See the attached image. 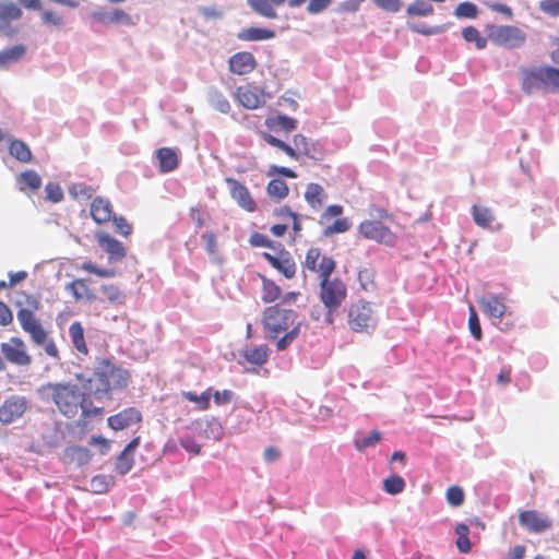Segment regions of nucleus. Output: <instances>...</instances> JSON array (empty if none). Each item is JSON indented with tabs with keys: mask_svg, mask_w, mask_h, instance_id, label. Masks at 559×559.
I'll return each mask as SVG.
<instances>
[{
	"mask_svg": "<svg viewBox=\"0 0 559 559\" xmlns=\"http://www.w3.org/2000/svg\"><path fill=\"white\" fill-rule=\"evenodd\" d=\"M348 325L357 333L369 332L377 323L370 302L357 301L348 309Z\"/></svg>",
	"mask_w": 559,
	"mask_h": 559,
	"instance_id": "1a4fd4ad",
	"label": "nucleus"
},
{
	"mask_svg": "<svg viewBox=\"0 0 559 559\" xmlns=\"http://www.w3.org/2000/svg\"><path fill=\"white\" fill-rule=\"evenodd\" d=\"M358 281L360 283V287L365 292H372L376 289V272L372 269H362L358 273Z\"/></svg>",
	"mask_w": 559,
	"mask_h": 559,
	"instance_id": "c03bdc74",
	"label": "nucleus"
},
{
	"mask_svg": "<svg viewBox=\"0 0 559 559\" xmlns=\"http://www.w3.org/2000/svg\"><path fill=\"white\" fill-rule=\"evenodd\" d=\"M47 199L52 203H58L63 199V191L58 183L49 182L45 188Z\"/></svg>",
	"mask_w": 559,
	"mask_h": 559,
	"instance_id": "bf43d9fd",
	"label": "nucleus"
},
{
	"mask_svg": "<svg viewBox=\"0 0 559 559\" xmlns=\"http://www.w3.org/2000/svg\"><path fill=\"white\" fill-rule=\"evenodd\" d=\"M27 409V401L22 396H10L0 406V421L2 424H11Z\"/></svg>",
	"mask_w": 559,
	"mask_h": 559,
	"instance_id": "f3484780",
	"label": "nucleus"
},
{
	"mask_svg": "<svg viewBox=\"0 0 559 559\" xmlns=\"http://www.w3.org/2000/svg\"><path fill=\"white\" fill-rule=\"evenodd\" d=\"M319 298L328 310L324 321L333 324L334 313L347 297L346 284L338 277L330 276L319 282Z\"/></svg>",
	"mask_w": 559,
	"mask_h": 559,
	"instance_id": "423d86ee",
	"label": "nucleus"
},
{
	"mask_svg": "<svg viewBox=\"0 0 559 559\" xmlns=\"http://www.w3.org/2000/svg\"><path fill=\"white\" fill-rule=\"evenodd\" d=\"M67 290L72 294L76 301L79 300H92L95 298L93 292L87 285L85 280H74L67 286Z\"/></svg>",
	"mask_w": 559,
	"mask_h": 559,
	"instance_id": "7c9ffc66",
	"label": "nucleus"
},
{
	"mask_svg": "<svg viewBox=\"0 0 559 559\" xmlns=\"http://www.w3.org/2000/svg\"><path fill=\"white\" fill-rule=\"evenodd\" d=\"M343 206L338 204L329 205L320 215L319 223L326 225L333 217H338L343 214Z\"/></svg>",
	"mask_w": 559,
	"mask_h": 559,
	"instance_id": "4d7b16f0",
	"label": "nucleus"
},
{
	"mask_svg": "<svg viewBox=\"0 0 559 559\" xmlns=\"http://www.w3.org/2000/svg\"><path fill=\"white\" fill-rule=\"evenodd\" d=\"M352 224L347 217L337 218L332 224L325 225V228L323 229V235L326 237L336 235V234H343L347 231L350 228Z\"/></svg>",
	"mask_w": 559,
	"mask_h": 559,
	"instance_id": "a18cd8bd",
	"label": "nucleus"
},
{
	"mask_svg": "<svg viewBox=\"0 0 559 559\" xmlns=\"http://www.w3.org/2000/svg\"><path fill=\"white\" fill-rule=\"evenodd\" d=\"M1 352L5 359L17 366H28L32 357L27 354L26 345L20 337H11L8 343L1 344Z\"/></svg>",
	"mask_w": 559,
	"mask_h": 559,
	"instance_id": "ddd939ff",
	"label": "nucleus"
},
{
	"mask_svg": "<svg viewBox=\"0 0 559 559\" xmlns=\"http://www.w3.org/2000/svg\"><path fill=\"white\" fill-rule=\"evenodd\" d=\"M468 329L473 337L480 341L483 337L481 326L476 310L469 306Z\"/></svg>",
	"mask_w": 559,
	"mask_h": 559,
	"instance_id": "8fccbe9b",
	"label": "nucleus"
},
{
	"mask_svg": "<svg viewBox=\"0 0 559 559\" xmlns=\"http://www.w3.org/2000/svg\"><path fill=\"white\" fill-rule=\"evenodd\" d=\"M156 157L159 163V170L162 173H170L179 165V157L177 152L170 147H162L157 150Z\"/></svg>",
	"mask_w": 559,
	"mask_h": 559,
	"instance_id": "393cba45",
	"label": "nucleus"
},
{
	"mask_svg": "<svg viewBox=\"0 0 559 559\" xmlns=\"http://www.w3.org/2000/svg\"><path fill=\"white\" fill-rule=\"evenodd\" d=\"M69 336L73 347L83 356L90 354V349L85 342L84 328L81 322L75 321L69 328Z\"/></svg>",
	"mask_w": 559,
	"mask_h": 559,
	"instance_id": "a878e982",
	"label": "nucleus"
},
{
	"mask_svg": "<svg viewBox=\"0 0 559 559\" xmlns=\"http://www.w3.org/2000/svg\"><path fill=\"white\" fill-rule=\"evenodd\" d=\"M112 209L108 200L95 198L91 203V216L97 224L107 223L111 218Z\"/></svg>",
	"mask_w": 559,
	"mask_h": 559,
	"instance_id": "5701e85b",
	"label": "nucleus"
},
{
	"mask_svg": "<svg viewBox=\"0 0 559 559\" xmlns=\"http://www.w3.org/2000/svg\"><path fill=\"white\" fill-rule=\"evenodd\" d=\"M133 455L126 452H121L116 462V471L119 474L124 475L133 467Z\"/></svg>",
	"mask_w": 559,
	"mask_h": 559,
	"instance_id": "603ef678",
	"label": "nucleus"
},
{
	"mask_svg": "<svg viewBox=\"0 0 559 559\" xmlns=\"http://www.w3.org/2000/svg\"><path fill=\"white\" fill-rule=\"evenodd\" d=\"M225 181L229 188L230 197L242 210L250 213L257 211V203L243 183L230 177L226 178Z\"/></svg>",
	"mask_w": 559,
	"mask_h": 559,
	"instance_id": "dca6fc26",
	"label": "nucleus"
},
{
	"mask_svg": "<svg viewBox=\"0 0 559 559\" xmlns=\"http://www.w3.org/2000/svg\"><path fill=\"white\" fill-rule=\"evenodd\" d=\"M44 402L52 403L60 414L69 419L79 416L78 425L86 426L94 419H103L105 408L96 406L90 392H84L72 382L46 383L38 389Z\"/></svg>",
	"mask_w": 559,
	"mask_h": 559,
	"instance_id": "f257e3e1",
	"label": "nucleus"
},
{
	"mask_svg": "<svg viewBox=\"0 0 559 559\" xmlns=\"http://www.w3.org/2000/svg\"><path fill=\"white\" fill-rule=\"evenodd\" d=\"M328 194L322 186L318 183H309L305 191V200L313 209L319 210L323 206Z\"/></svg>",
	"mask_w": 559,
	"mask_h": 559,
	"instance_id": "cd10ccee",
	"label": "nucleus"
},
{
	"mask_svg": "<svg viewBox=\"0 0 559 559\" xmlns=\"http://www.w3.org/2000/svg\"><path fill=\"white\" fill-rule=\"evenodd\" d=\"M66 457L70 463L79 466L87 464L92 459V453L87 448L81 445H72L66 449Z\"/></svg>",
	"mask_w": 559,
	"mask_h": 559,
	"instance_id": "473e14b6",
	"label": "nucleus"
},
{
	"mask_svg": "<svg viewBox=\"0 0 559 559\" xmlns=\"http://www.w3.org/2000/svg\"><path fill=\"white\" fill-rule=\"evenodd\" d=\"M545 90L559 91V69L546 66Z\"/></svg>",
	"mask_w": 559,
	"mask_h": 559,
	"instance_id": "3c124183",
	"label": "nucleus"
},
{
	"mask_svg": "<svg viewBox=\"0 0 559 559\" xmlns=\"http://www.w3.org/2000/svg\"><path fill=\"white\" fill-rule=\"evenodd\" d=\"M472 214L476 225L483 228L489 227L495 219L491 210L485 206L474 205L472 207Z\"/></svg>",
	"mask_w": 559,
	"mask_h": 559,
	"instance_id": "ea45409f",
	"label": "nucleus"
},
{
	"mask_svg": "<svg viewBox=\"0 0 559 559\" xmlns=\"http://www.w3.org/2000/svg\"><path fill=\"white\" fill-rule=\"evenodd\" d=\"M115 485V477L111 475H96L90 481L91 491L97 495L106 493Z\"/></svg>",
	"mask_w": 559,
	"mask_h": 559,
	"instance_id": "4c0bfd02",
	"label": "nucleus"
},
{
	"mask_svg": "<svg viewBox=\"0 0 559 559\" xmlns=\"http://www.w3.org/2000/svg\"><path fill=\"white\" fill-rule=\"evenodd\" d=\"M265 126L271 131L283 130L285 132H292L297 128V120L285 115H277L266 118Z\"/></svg>",
	"mask_w": 559,
	"mask_h": 559,
	"instance_id": "c85d7f7f",
	"label": "nucleus"
},
{
	"mask_svg": "<svg viewBox=\"0 0 559 559\" xmlns=\"http://www.w3.org/2000/svg\"><path fill=\"white\" fill-rule=\"evenodd\" d=\"M456 538V547L462 554H467L472 549V543L469 540V528L464 523H459L455 526Z\"/></svg>",
	"mask_w": 559,
	"mask_h": 559,
	"instance_id": "58836bf2",
	"label": "nucleus"
},
{
	"mask_svg": "<svg viewBox=\"0 0 559 559\" xmlns=\"http://www.w3.org/2000/svg\"><path fill=\"white\" fill-rule=\"evenodd\" d=\"M262 325L265 337L276 340L277 350H285L300 334L301 322L295 310L277 304L264 309Z\"/></svg>",
	"mask_w": 559,
	"mask_h": 559,
	"instance_id": "7ed1b4c3",
	"label": "nucleus"
},
{
	"mask_svg": "<svg viewBox=\"0 0 559 559\" xmlns=\"http://www.w3.org/2000/svg\"><path fill=\"white\" fill-rule=\"evenodd\" d=\"M519 523L531 533H543L554 525L552 520L537 510H523L519 513Z\"/></svg>",
	"mask_w": 559,
	"mask_h": 559,
	"instance_id": "f8f14e48",
	"label": "nucleus"
},
{
	"mask_svg": "<svg viewBox=\"0 0 559 559\" xmlns=\"http://www.w3.org/2000/svg\"><path fill=\"white\" fill-rule=\"evenodd\" d=\"M17 321L25 333H27L34 345L43 347L46 355L60 359L59 349L48 331L43 326L40 320L34 312L26 308H21L16 313Z\"/></svg>",
	"mask_w": 559,
	"mask_h": 559,
	"instance_id": "39448f33",
	"label": "nucleus"
},
{
	"mask_svg": "<svg viewBox=\"0 0 559 559\" xmlns=\"http://www.w3.org/2000/svg\"><path fill=\"white\" fill-rule=\"evenodd\" d=\"M447 500L452 507H460L463 504L465 496L460 486H451L447 490Z\"/></svg>",
	"mask_w": 559,
	"mask_h": 559,
	"instance_id": "864d4df0",
	"label": "nucleus"
},
{
	"mask_svg": "<svg viewBox=\"0 0 559 559\" xmlns=\"http://www.w3.org/2000/svg\"><path fill=\"white\" fill-rule=\"evenodd\" d=\"M235 96L245 108L257 109L265 104L266 94L258 86L246 84L237 87Z\"/></svg>",
	"mask_w": 559,
	"mask_h": 559,
	"instance_id": "4468645a",
	"label": "nucleus"
},
{
	"mask_svg": "<svg viewBox=\"0 0 559 559\" xmlns=\"http://www.w3.org/2000/svg\"><path fill=\"white\" fill-rule=\"evenodd\" d=\"M478 10L473 2H461L455 9V15L462 19L476 17Z\"/></svg>",
	"mask_w": 559,
	"mask_h": 559,
	"instance_id": "5fc2aeb1",
	"label": "nucleus"
},
{
	"mask_svg": "<svg viewBox=\"0 0 559 559\" xmlns=\"http://www.w3.org/2000/svg\"><path fill=\"white\" fill-rule=\"evenodd\" d=\"M21 17V10L13 2H0V32L11 35V23Z\"/></svg>",
	"mask_w": 559,
	"mask_h": 559,
	"instance_id": "412c9836",
	"label": "nucleus"
},
{
	"mask_svg": "<svg viewBox=\"0 0 559 559\" xmlns=\"http://www.w3.org/2000/svg\"><path fill=\"white\" fill-rule=\"evenodd\" d=\"M27 48L24 45H15L0 51V68L20 61L26 55Z\"/></svg>",
	"mask_w": 559,
	"mask_h": 559,
	"instance_id": "2f4dec72",
	"label": "nucleus"
},
{
	"mask_svg": "<svg viewBox=\"0 0 559 559\" xmlns=\"http://www.w3.org/2000/svg\"><path fill=\"white\" fill-rule=\"evenodd\" d=\"M17 183L22 191H37L41 187V178L34 170H26L17 177Z\"/></svg>",
	"mask_w": 559,
	"mask_h": 559,
	"instance_id": "f704fd0d",
	"label": "nucleus"
},
{
	"mask_svg": "<svg viewBox=\"0 0 559 559\" xmlns=\"http://www.w3.org/2000/svg\"><path fill=\"white\" fill-rule=\"evenodd\" d=\"M97 242L108 254L110 262L120 261L127 254L124 246L107 234L99 235L97 237Z\"/></svg>",
	"mask_w": 559,
	"mask_h": 559,
	"instance_id": "aec40b11",
	"label": "nucleus"
},
{
	"mask_svg": "<svg viewBox=\"0 0 559 559\" xmlns=\"http://www.w3.org/2000/svg\"><path fill=\"white\" fill-rule=\"evenodd\" d=\"M336 262L332 257L322 253L320 248L311 247L307 250L302 269L318 275L319 282L330 277L335 271Z\"/></svg>",
	"mask_w": 559,
	"mask_h": 559,
	"instance_id": "9d476101",
	"label": "nucleus"
},
{
	"mask_svg": "<svg viewBox=\"0 0 559 559\" xmlns=\"http://www.w3.org/2000/svg\"><path fill=\"white\" fill-rule=\"evenodd\" d=\"M114 225L116 231L122 236H129L132 231V226L123 217H114Z\"/></svg>",
	"mask_w": 559,
	"mask_h": 559,
	"instance_id": "338daca9",
	"label": "nucleus"
},
{
	"mask_svg": "<svg viewBox=\"0 0 559 559\" xmlns=\"http://www.w3.org/2000/svg\"><path fill=\"white\" fill-rule=\"evenodd\" d=\"M102 293L106 297V299L114 305H123L126 301V295L115 284L103 285Z\"/></svg>",
	"mask_w": 559,
	"mask_h": 559,
	"instance_id": "79ce46f5",
	"label": "nucleus"
},
{
	"mask_svg": "<svg viewBox=\"0 0 559 559\" xmlns=\"http://www.w3.org/2000/svg\"><path fill=\"white\" fill-rule=\"evenodd\" d=\"M371 214L378 218H368L359 223L358 234L367 239L386 247H394L397 242V235L384 223L392 221V215L384 207L373 206Z\"/></svg>",
	"mask_w": 559,
	"mask_h": 559,
	"instance_id": "20e7f679",
	"label": "nucleus"
},
{
	"mask_svg": "<svg viewBox=\"0 0 559 559\" xmlns=\"http://www.w3.org/2000/svg\"><path fill=\"white\" fill-rule=\"evenodd\" d=\"M381 432L379 430H372L368 436L362 438H357L355 440V447L358 451H362L367 448H371L380 442Z\"/></svg>",
	"mask_w": 559,
	"mask_h": 559,
	"instance_id": "de8ad7c7",
	"label": "nucleus"
},
{
	"mask_svg": "<svg viewBox=\"0 0 559 559\" xmlns=\"http://www.w3.org/2000/svg\"><path fill=\"white\" fill-rule=\"evenodd\" d=\"M214 403L218 406L229 403L233 400L234 393L230 390H224L222 392L215 391L212 393Z\"/></svg>",
	"mask_w": 559,
	"mask_h": 559,
	"instance_id": "774afa93",
	"label": "nucleus"
},
{
	"mask_svg": "<svg viewBox=\"0 0 559 559\" xmlns=\"http://www.w3.org/2000/svg\"><path fill=\"white\" fill-rule=\"evenodd\" d=\"M478 304L481 310L490 318L501 319L507 311L503 299L495 295L479 298Z\"/></svg>",
	"mask_w": 559,
	"mask_h": 559,
	"instance_id": "4be33fe9",
	"label": "nucleus"
},
{
	"mask_svg": "<svg viewBox=\"0 0 559 559\" xmlns=\"http://www.w3.org/2000/svg\"><path fill=\"white\" fill-rule=\"evenodd\" d=\"M252 10L265 19H287L286 14L281 13L284 2H250Z\"/></svg>",
	"mask_w": 559,
	"mask_h": 559,
	"instance_id": "b1692460",
	"label": "nucleus"
},
{
	"mask_svg": "<svg viewBox=\"0 0 559 559\" xmlns=\"http://www.w3.org/2000/svg\"><path fill=\"white\" fill-rule=\"evenodd\" d=\"M183 397L188 400L189 402L197 404V409L199 411H206L210 408V400L212 396V389H206L202 394L198 395L194 392H183Z\"/></svg>",
	"mask_w": 559,
	"mask_h": 559,
	"instance_id": "a19ab883",
	"label": "nucleus"
},
{
	"mask_svg": "<svg viewBox=\"0 0 559 559\" xmlns=\"http://www.w3.org/2000/svg\"><path fill=\"white\" fill-rule=\"evenodd\" d=\"M462 36L467 43H474L477 49H484L487 45V38L474 26L463 28Z\"/></svg>",
	"mask_w": 559,
	"mask_h": 559,
	"instance_id": "37998d69",
	"label": "nucleus"
},
{
	"mask_svg": "<svg viewBox=\"0 0 559 559\" xmlns=\"http://www.w3.org/2000/svg\"><path fill=\"white\" fill-rule=\"evenodd\" d=\"M237 37L246 41H259L275 37V32L261 27H247L241 29Z\"/></svg>",
	"mask_w": 559,
	"mask_h": 559,
	"instance_id": "c756f323",
	"label": "nucleus"
},
{
	"mask_svg": "<svg viewBox=\"0 0 559 559\" xmlns=\"http://www.w3.org/2000/svg\"><path fill=\"white\" fill-rule=\"evenodd\" d=\"M262 139L271 146H274L283 151L287 156H289L293 159L297 160L301 156H307L312 159L321 158V153L317 148L316 144L312 143L304 134H295L293 136V145L287 144L286 142L275 138L270 133H262Z\"/></svg>",
	"mask_w": 559,
	"mask_h": 559,
	"instance_id": "0eeeda50",
	"label": "nucleus"
},
{
	"mask_svg": "<svg viewBox=\"0 0 559 559\" xmlns=\"http://www.w3.org/2000/svg\"><path fill=\"white\" fill-rule=\"evenodd\" d=\"M143 420L142 413L136 407H127L119 413L107 418V425L115 431L128 429L132 426L140 425Z\"/></svg>",
	"mask_w": 559,
	"mask_h": 559,
	"instance_id": "2eb2a0df",
	"label": "nucleus"
},
{
	"mask_svg": "<svg viewBox=\"0 0 559 559\" xmlns=\"http://www.w3.org/2000/svg\"><path fill=\"white\" fill-rule=\"evenodd\" d=\"M405 488V481L401 476L392 475L384 479L383 489L390 495L401 493Z\"/></svg>",
	"mask_w": 559,
	"mask_h": 559,
	"instance_id": "49530a36",
	"label": "nucleus"
},
{
	"mask_svg": "<svg viewBox=\"0 0 559 559\" xmlns=\"http://www.w3.org/2000/svg\"><path fill=\"white\" fill-rule=\"evenodd\" d=\"M262 258L286 278L290 280L296 275V262L285 248L282 247L276 253L263 252Z\"/></svg>",
	"mask_w": 559,
	"mask_h": 559,
	"instance_id": "9b49d317",
	"label": "nucleus"
},
{
	"mask_svg": "<svg viewBox=\"0 0 559 559\" xmlns=\"http://www.w3.org/2000/svg\"><path fill=\"white\" fill-rule=\"evenodd\" d=\"M211 103L216 110L223 114H228L230 110V104L228 99L219 92L213 93L211 96Z\"/></svg>",
	"mask_w": 559,
	"mask_h": 559,
	"instance_id": "13d9d810",
	"label": "nucleus"
},
{
	"mask_svg": "<svg viewBox=\"0 0 559 559\" xmlns=\"http://www.w3.org/2000/svg\"><path fill=\"white\" fill-rule=\"evenodd\" d=\"M76 379L88 388L91 396L93 395L96 400H111L115 391L128 388L131 373L109 358H97L92 376L85 378L80 373L76 374Z\"/></svg>",
	"mask_w": 559,
	"mask_h": 559,
	"instance_id": "f03ea898",
	"label": "nucleus"
},
{
	"mask_svg": "<svg viewBox=\"0 0 559 559\" xmlns=\"http://www.w3.org/2000/svg\"><path fill=\"white\" fill-rule=\"evenodd\" d=\"M266 193L270 198L276 201H282L288 195L289 188L284 180L274 178L269 181L266 186Z\"/></svg>",
	"mask_w": 559,
	"mask_h": 559,
	"instance_id": "c9c22d12",
	"label": "nucleus"
},
{
	"mask_svg": "<svg viewBox=\"0 0 559 559\" xmlns=\"http://www.w3.org/2000/svg\"><path fill=\"white\" fill-rule=\"evenodd\" d=\"M202 239L205 245V251L210 255H215L217 252V240L216 235L213 231H207L202 235Z\"/></svg>",
	"mask_w": 559,
	"mask_h": 559,
	"instance_id": "680f3d73",
	"label": "nucleus"
},
{
	"mask_svg": "<svg viewBox=\"0 0 559 559\" xmlns=\"http://www.w3.org/2000/svg\"><path fill=\"white\" fill-rule=\"evenodd\" d=\"M82 270L95 274L99 277H114L116 275V270L114 269H100L93 264L92 261H85L82 264Z\"/></svg>",
	"mask_w": 559,
	"mask_h": 559,
	"instance_id": "6e6d98bb",
	"label": "nucleus"
},
{
	"mask_svg": "<svg viewBox=\"0 0 559 559\" xmlns=\"http://www.w3.org/2000/svg\"><path fill=\"white\" fill-rule=\"evenodd\" d=\"M409 16H426L433 12L431 2H412L406 8Z\"/></svg>",
	"mask_w": 559,
	"mask_h": 559,
	"instance_id": "09e8293b",
	"label": "nucleus"
},
{
	"mask_svg": "<svg viewBox=\"0 0 559 559\" xmlns=\"http://www.w3.org/2000/svg\"><path fill=\"white\" fill-rule=\"evenodd\" d=\"M240 356L248 362L254 366L264 365L270 356V348L267 345H259L253 348H247L240 352Z\"/></svg>",
	"mask_w": 559,
	"mask_h": 559,
	"instance_id": "bb28decb",
	"label": "nucleus"
},
{
	"mask_svg": "<svg viewBox=\"0 0 559 559\" xmlns=\"http://www.w3.org/2000/svg\"><path fill=\"white\" fill-rule=\"evenodd\" d=\"M180 445L192 454L201 453V445L192 437H183L180 439Z\"/></svg>",
	"mask_w": 559,
	"mask_h": 559,
	"instance_id": "0e129e2a",
	"label": "nucleus"
},
{
	"mask_svg": "<svg viewBox=\"0 0 559 559\" xmlns=\"http://www.w3.org/2000/svg\"><path fill=\"white\" fill-rule=\"evenodd\" d=\"M229 71L243 75L252 72L257 67V60L254 56L249 51H240L233 55L228 61Z\"/></svg>",
	"mask_w": 559,
	"mask_h": 559,
	"instance_id": "6ab92c4d",
	"label": "nucleus"
},
{
	"mask_svg": "<svg viewBox=\"0 0 559 559\" xmlns=\"http://www.w3.org/2000/svg\"><path fill=\"white\" fill-rule=\"evenodd\" d=\"M10 154L22 163H29L33 158L28 145L21 140H13L9 146Z\"/></svg>",
	"mask_w": 559,
	"mask_h": 559,
	"instance_id": "e433bc0d",
	"label": "nucleus"
},
{
	"mask_svg": "<svg viewBox=\"0 0 559 559\" xmlns=\"http://www.w3.org/2000/svg\"><path fill=\"white\" fill-rule=\"evenodd\" d=\"M97 19L100 22L110 23V22H130V19L126 13L122 11H115L114 13H105V14H97Z\"/></svg>",
	"mask_w": 559,
	"mask_h": 559,
	"instance_id": "052dcab7",
	"label": "nucleus"
},
{
	"mask_svg": "<svg viewBox=\"0 0 559 559\" xmlns=\"http://www.w3.org/2000/svg\"><path fill=\"white\" fill-rule=\"evenodd\" d=\"M260 278L262 282V301L265 304H271L277 300L282 294L281 287L274 281L267 278L264 275H260Z\"/></svg>",
	"mask_w": 559,
	"mask_h": 559,
	"instance_id": "72a5a7b5",
	"label": "nucleus"
},
{
	"mask_svg": "<svg viewBox=\"0 0 559 559\" xmlns=\"http://www.w3.org/2000/svg\"><path fill=\"white\" fill-rule=\"evenodd\" d=\"M266 175L269 177H272L274 175H281V176H284L286 178H292V179L297 178V174L293 169L287 168V167H283V166H277V165H271L269 167V170H267Z\"/></svg>",
	"mask_w": 559,
	"mask_h": 559,
	"instance_id": "e2e57ef3",
	"label": "nucleus"
},
{
	"mask_svg": "<svg viewBox=\"0 0 559 559\" xmlns=\"http://www.w3.org/2000/svg\"><path fill=\"white\" fill-rule=\"evenodd\" d=\"M487 36L495 45L509 49L520 48L526 41V34L511 25L490 26L487 29Z\"/></svg>",
	"mask_w": 559,
	"mask_h": 559,
	"instance_id": "6e6552de",
	"label": "nucleus"
},
{
	"mask_svg": "<svg viewBox=\"0 0 559 559\" xmlns=\"http://www.w3.org/2000/svg\"><path fill=\"white\" fill-rule=\"evenodd\" d=\"M546 66L532 69H523L521 71L522 88L525 93L531 94L536 90H545Z\"/></svg>",
	"mask_w": 559,
	"mask_h": 559,
	"instance_id": "a211bd4d",
	"label": "nucleus"
},
{
	"mask_svg": "<svg viewBox=\"0 0 559 559\" xmlns=\"http://www.w3.org/2000/svg\"><path fill=\"white\" fill-rule=\"evenodd\" d=\"M189 216L191 221L195 224L197 228H202L204 226L206 214L202 212L199 207H191L189 210Z\"/></svg>",
	"mask_w": 559,
	"mask_h": 559,
	"instance_id": "69168bd1",
	"label": "nucleus"
}]
</instances>
